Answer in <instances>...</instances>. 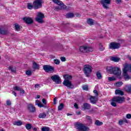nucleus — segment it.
<instances>
[{"instance_id": "f257e3e1", "label": "nucleus", "mask_w": 131, "mask_h": 131, "mask_svg": "<svg viewBox=\"0 0 131 131\" xmlns=\"http://www.w3.org/2000/svg\"><path fill=\"white\" fill-rule=\"evenodd\" d=\"M92 71L93 68L91 65L86 64L84 66L83 72L86 77H90L91 76V73H92Z\"/></svg>"}, {"instance_id": "f03ea898", "label": "nucleus", "mask_w": 131, "mask_h": 131, "mask_svg": "<svg viewBox=\"0 0 131 131\" xmlns=\"http://www.w3.org/2000/svg\"><path fill=\"white\" fill-rule=\"evenodd\" d=\"M76 127H77L78 130L81 131H89L90 128L86 127L85 125H83V124L80 123L79 122H77L75 124Z\"/></svg>"}, {"instance_id": "7ed1b4c3", "label": "nucleus", "mask_w": 131, "mask_h": 131, "mask_svg": "<svg viewBox=\"0 0 131 131\" xmlns=\"http://www.w3.org/2000/svg\"><path fill=\"white\" fill-rule=\"evenodd\" d=\"M120 47H121V45L119 43L112 42L109 44L108 49H110V50H118Z\"/></svg>"}, {"instance_id": "20e7f679", "label": "nucleus", "mask_w": 131, "mask_h": 131, "mask_svg": "<svg viewBox=\"0 0 131 131\" xmlns=\"http://www.w3.org/2000/svg\"><path fill=\"white\" fill-rule=\"evenodd\" d=\"M43 69L47 73H54L55 72V68L50 65L43 66Z\"/></svg>"}, {"instance_id": "39448f33", "label": "nucleus", "mask_w": 131, "mask_h": 131, "mask_svg": "<svg viewBox=\"0 0 131 131\" xmlns=\"http://www.w3.org/2000/svg\"><path fill=\"white\" fill-rule=\"evenodd\" d=\"M45 18V14L41 12L38 13L37 17L35 18L36 21L38 23H43L44 22L43 19Z\"/></svg>"}, {"instance_id": "423d86ee", "label": "nucleus", "mask_w": 131, "mask_h": 131, "mask_svg": "<svg viewBox=\"0 0 131 131\" xmlns=\"http://www.w3.org/2000/svg\"><path fill=\"white\" fill-rule=\"evenodd\" d=\"M124 100H125V98L124 97L114 96L113 98V101H115L118 104H122L124 102Z\"/></svg>"}, {"instance_id": "0eeeda50", "label": "nucleus", "mask_w": 131, "mask_h": 131, "mask_svg": "<svg viewBox=\"0 0 131 131\" xmlns=\"http://www.w3.org/2000/svg\"><path fill=\"white\" fill-rule=\"evenodd\" d=\"M34 9L37 10V9H40L42 7V2L41 0H36L33 2Z\"/></svg>"}, {"instance_id": "6e6552de", "label": "nucleus", "mask_w": 131, "mask_h": 131, "mask_svg": "<svg viewBox=\"0 0 131 131\" xmlns=\"http://www.w3.org/2000/svg\"><path fill=\"white\" fill-rule=\"evenodd\" d=\"M51 79L54 82L57 83V84H60L61 83V78L58 75H52L51 77Z\"/></svg>"}, {"instance_id": "1a4fd4ad", "label": "nucleus", "mask_w": 131, "mask_h": 131, "mask_svg": "<svg viewBox=\"0 0 131 131\" xmlns=\"http://www.w3.org/2000/svg\"><path fill=\"white\" fill-rule=\"evenodd\" d=\"M100 4L104 9H109L108 5H110V4H111V0H101Z\"/></svg>"}, {"instance_id": "9d476101", "label": "nucleus", "mask_w": 131, "mask_h": 131, "mask_svg": "<svg viewBox=\"0 0 131 131\" xmlns=\"http://www.w3.org/2000/svg\"><path fill=\"white\" fill-rule=\"evenodd\" d=\"M62 83L63 85L67 86L69 89H74V85L72 84V83L69 80H64Z\"/></svg>"}, {"instance_id": "9b49d317", "label": "nucleus", "mask_w": 131, "mask_h": 131, "mask_svg": "<svg viewBox=\"0 0 131 131\" xmlns=\"http://www.w3.org/2000/svg\"><path fill=\"white\" fill-rule=\"evenodd\" d=\"M113 73L116 76H119L121 74V70L118 67H115Z\"/></svg>"}, {"instance_id": "f8f14e48", "label": "nucleus", "mask_w": 131, "mask_h": 131, "mask_svg": "<svg viewBox=\"0 0 131 131\" xmlns=\"http://www.w3.org/2000/svg\"><path fill=\"white\" fill-rule=\"evenodd\" d=\"M23 20L28 25H30L32 24L33 22H34L33 19H32V18H31V17H25L23 18Z\"/></svg>"}, {"instance_id": "ddd939ff", "label": "nucleus", "mask_w": 131, "mask_h": 131, "mask_svg": "<svg viewBox=\"0 0 131 131\" xmlns=\"http://www.w3.org/2000/svg\"><path fill=\"white\" fill-rule=\"evenodd\" d=\"M28 110L31 113H34L36 111L35 106L33 105L32 104L30 103L27 106Z\"/></svg>"}, {"instance_id": "4468645a", "label": "nucleus", "mask_w": 131, "mask_h": 131, "mask_svg": "<svg viewBox=\"0 0 131 131\" xmlns=\"http://www.w3.org/2000/svg\"><path fill=\"white\" fill-rule=\"evenodd\" d=\"M92 108V105L90 104V103H84L82 105V110H90Z\"/></svg>"}, {"instance_id": "2eb2a0df", "label": "nucleus", "mask_w": 131, "mask_h": 131, "mask_svg": "<svg viewBox=\"0 0 131 131\" xmlns=\"http://www.w3.org/2000/svg\"><path fill=\"white\" fill-rule=\"evenodd\" d=\"M52 2H53L54 4L58 5V6L66 7V6L64 5V4H63V2H62V1H60V0H52Z\"/></svg>"}, {"instance_id": "dca6fc26", "label": "nucleus", "mask_w": 131, "mask_h": 131, "mask_svg": "<svg viewBox=\"0 0 131 131\" xmlns=\"http://www.w3.org/2000/svg\"><path fill=\"white\" fill-rule=\"evenodd\" d=\"M9 33V31L6 29L0 28V34L1 35H6Z\"/></svg>"}, {"instance_id": "f3484780", "label": "nucleus", "mask_w": 131, "mask_h": 131, "mask_svg": "<svg viewBox=\"0 0 131 131\" xmlns=\"http://www.w3.org/2000/svg\"><path fill=\"white\" fill-rule=\"evenodd\" d=\"M35 105H37L38 107H39L40 108H47V106L43 105L42 103L40 102L39 100L35 101Z\"/></svg>"}, {"instance_id": "a211bd4d", "label": "nucleus", "mask_w": 131, "mask_h": 131, "mask_svg": "<svg viewBox=\"0 0 131 131\" xmlns=\"http://www.w3.org/2000/svg\"><path fill=\"white\" fill-rule=\"evenodd\" d=\"M32 68L33 69H35V70H38L39 69V64L34 61L33 63Z\"/></svg>"}, {"instance_id": "6ab92c4d", "label": "nucleus", "mask_w": 131, "mask_h": 131, "mask_svg": "<svg viewBox=\"0 0 131 131\" xmlns=\"http://www.w3.org/2000/svg\"><path fill=\"white\" fill-rule=\"evenodd\" d=\"M90 102L92 104H96V103H97V98L95 96H91L90 98Z\"/></svg>"}, {"instance_id": "aec40b11", "label": "nucleus", "mask_w": 131, "mask_h": 131, "mask_svg": "<svg viewBox=\"0 0 131 131\" xmlns=\"http://www.w3.org/2000/svg\"><path fill=\"white\" fill-rule=\"evenodd\" d=\"M114 68H112L111 67H107L106 70L107 73H113Z\"/></svg>"}, {"instance_id": "412c9836", "label": "nucleus", "mask_w": 131, "mask_h": 131, "mask_svg": "<svg viewBox=\"0 0 131 131\" xmlns=\"http://www.w3.org/2000/svg\"><path fill=\"white\" fill-rule=\"evenodd\" d=\"M111 60L116 62H119V61H120V58L117 57H112L111 58Z\"/></svg>"}, {"instance_id": "4be33fe9", "label": "nucleus", "mask_w": 131, "mask_h": 131, "mask_svg": "<svg viewBox=\"0 0 131 131\" xmlns=\"http://www.w3.org/2000/svg\"><path fill=\"white\" fill-rule=\"evenodd\" d=\"M115 95H119L120 96H123L124 95V93L123 91L119 90H116L115 91Z\"/></svg>"}, {"instance_id": "5701e85b", "label": "nucleus", "mask_w": 131, "mask_h": 131, "mask_svg": "<svg viewBox=\"0 0 131 131\" xmlns=\"http://www.w3.org/2000/svg\"><path fill=\"white\" fill-rule=\"evenodd\" d=\"M79 51L81 53H85V52H86V46H81L79 48Z\"/></svg>"}, {"instance_id": "b1692460", "label": "nucleus", "mask_w": 131, "mask_h": 131, "mask_svg": "<svg viewBox=\"0 0 131 131\" xmlns=\"http://www.w3.org/2000/svg\"><path fill=\"white\" fill-rule=\"evenodd\" d=\"M63 78L65 79V80H71L72 79V76L69 75H64Z\"/></svg>"}, {"instance_id": "393cba45", "label": "nucleus", "mask_w": 131, "mask_h": 131, "mask_svg": "<svg viewBox=\"0 0 131 131\" xmlns=\"http://www.w3.org/2000/svg\"><path fill=\"white\" fill-rule=\"evenodd\" d=\"M88 24L90 25L91 26L94 25V20L92 18H89L86 21Z\"/></svg>"}, {"instance_id": "a878e982", "label": "nucleus", "mask_w": 131, "mask_h": 131, "mask_svg": "<svg viewBox=\"0 0 131 131\" xmlns=\"http://www.w3.org/2000/svg\"><path fill=\"white\" fill-rule=\"evenodd\" d=\"M86 118L88 120V121L89 123V124H92L93 123V120L92 119V118L90 116H86Z\"/></svg>"}, {"instance_id": "bb28decb", "label": "nucleus", "mask_w": 131, "mask_h": 131, "mask_svg": "<svg viewBox=\"0 0 131 131\" xmlns=\"http://www.w3.org/2000/svg\"><path fill=\"white\" fill-rule=\"evenodd\" d=\"M46 117L47 114H46L45 113H41L39 114L38 116L39 118H46Z\"/></svg>"}, {"instance_id": "cd10ccee", "label": "nucleus", "mask_w": 131, "mask_h": 131, "mask_svg": "<svg viewBox=\"0 0 131 131\" xmlns=\"http://www.w3.org/2000/svg\"><path fill=\"white\" fill-rule=\"evenodd\" d=\"M27 8L29 10H32L33 8H34V6H33V5L32 3H28Z\"/></svg>"}, {"instance_id": "c85d7f7f", "label": "nucleus", "mask_w": 131, "mask_h": 131, "mask_svg": "<svg viewBox=\"0 0 131 131\" xmlns=\"http://www.w3.org/2000/svg\"><path fill=\"white\" fill-rule=\"evenodd\" d=\"M96 75L98 78V79H102V74L100 73V72L98 71L96 72Z\"/></svg>"}, {"instance_id": "c756f323", "label": "nucleus", "mask_w": 131, "mask_h": 131, "mask_svg": "<svg viewBox=\"0 0 131 131\" xmlns=\"http://www.w3.org/2000/svg\"><path fill=\"white\" fill-rule=\"evenodd\" d=\"M93 51H94V49H93V48H92L91 47L86 46V53H88L89 52H93Z\"/></svg>"}, {"instance_id": "7c9ffc66", "label": "nucleus", "mask_w": 131, "mask_h": 131, "mask_svg": "<svg viewBox=\"0 0 131 131\" xmlns=\"http://www.w3.org/2000/svg\"><path fill=\"white\" fill-rule=\"evenodd\" d=\"M74 17V14L72 13H69L67 14L66 18H73Z\"/></svg>"}, {"instance_id": "2f4dec72", "label": "nucleus", "mask_w": 131, "mask_h": 131, "mask_svg": "<svg viewBox=\"0 0 131 131\" xmlns=\"http://www.w3.org/2000/svg\"><path fill=\"white\" fill-rule=\"evenodd\" d=\"M103 124V122H100L99 120H96L95 122V125H97V126H100V125H102Z\"/></svg>"}, {"instance_id": "473e14b6", "label": "nucleus", "mask_w": 131, "mask_h": 131, "mask_svg": "<svg viewBox=\"0 0 131 131\" xmlns=\"http://www.w3.org/2000/svg\"><path fill=\"white\" fill-rule=\"evenodd\" d=\"M63 108H64V104L60 103V105L58 106V111L62 110Z\"/></svg>"}, {"instance_id": "72a5a7b5", "label": "nucleus", "mask_w": 131, "mask_h": 131, "mask_svg": "<svg viewBox=\"0 0 131 131\" xmlns=\"http://www.w3.org/2000/svg\"><path fill=\"white\" fill-rule=\"evenodd\" d=\"M23 123L21 121H16L14 123V125H17L18 126H20V125H22Z\"/></svg>"}, {"instance_id": "f704fd0d", "label": "nucleus", "mask_w": 131, "mask_h": 131, "mask_svg": "<svg viewBox=\"0 0 131 131\" xmlns=\"http://www.w3.org/2000/svg\"><path fill=\"white\" fill-rule=\"evenodd\" d=\"M8 69H9V70L11 71V72H13L14 73H15V72H16V68H13V67H8Z\"/></svg>"}, {"instance_id": "c9c22d12", "label": "nucleus", "mask_w": 131, "mask_h": 131, "mask_svg": "<svg viewBox=\"0 0 131 131\" xmlns=\"http://www.w3.org/2000/svg\"><path fill=\"white\" fill-rule=\"evenodd\" d=\"M67 7V6H64V7H62V6H57L56 7H55V10H62V9H66Z\"/></svg>"}, {"instance_id": "e433bc0d", "label": "nucleus", "mask_w": 131, "mask_h": 131, "mask_svg": "<svg viewBox=\"0 0 131 131\" xmlns=\"http://www.w3.org/2000/svg\"><path fill=\"white\" fill-rule=\"evenodd\" d=\"M41 131H50L49 127L44 126L41 128Z\"/></svg>"}, {"instance_id": "4c0bfd02", "label": "nucleus", "mask_w": 131, "mask_h": 131, "mask_svg": "<svg viewBox=\"0 0 131 131\" xmlns=\"http://www.w3.org/2000/svg\"><path fill=\"white\" fill-rule=\"evenodd\" d=\"M122 84H123V83L122 82H117L116 83V86L120 88V86H121Z\"/></svg>"}, {"instance_id": "58836bf2", "label": "nucleus", "mask_w": 131, "mask_h": 131, "mask_svg": "<svg viewBox=\"0 0 131 131\" xmlns=\"http://www.w3.org/2000/svg\"><path fill=\"white\" fill-rule=\"evenodd\" d=\"M108 80H109V81H114V80H116V78L113 77H108Z\"/></svg>"}, {"instance_id": "ea45409f", "label": "nucleus", "mask_w": 131, "mask_h": 131, "mask_svg": "<svg viewBox=\"0 0 131 131\" xmlns=\"http://www.w3.org/2000/svg\"><path fill=\"white\" fill-rule=\"evenodd\" d=\"M26 74L28 76H30L31 75H32V72H31V71L27 70L26 72Z\"/></svg>"}, {"instance_id": "a19ab883", "label": "nucleus", "mask_w": 131, "mask_h": 131, "mask_svg": "<svg viewBox=\"0 0 131 131\" xmlns=\"http://www.w3.org/2000/svg\"><path fill=\"white\" fill-rule=\"evenodd\" d=\"M111 104L113 107H116L117 106V104L115 103V101H113V98L112 99Z\"/></svg>"}, {"instance_id": "79ce46f5", "label": "nucleus", "mask_w": 131, "mask_h": 131, "mask_svg": "<svg viewBox=\"0 0 131 131\" xmlns=\"http://www.w3.org/2000/svg\"><path fill=\"white\" fill-rule=\"evenodd\" d=\"M99 49L100 51H104V50H105V48L103 47L102 43H99Z\"/></svg>"}, {"instance_id": "37998d69", "label": "nucleus", "mask_w": 131, "mask_h": 131, "mask_svg": "<svg viewBox=\"0 0 131 131\" xmlns=\"http://www.w3.org/2000/svg\"><path fill=\"white\" fill-rule=\"evenodd\" d=\"M54 62L55 64H56V65H59V64H60V60H59L58 59H54Z\"/></svg>"}, {"instance_id": "c03bdc74", "label": "nucleus", "mask_w": 131, "mask_h": 131, "mask_svg": "<svg viewBox=\"0 0 131 131\" xmlns=\"http://www.w3.org/2000/svg\"><path fill=\"white\" fill-rule=\"evenodd\" d=\"M31 124H27L26 125V128L27 129H30L31 128Z\"/></svg>"}, {"instance_id": "a18cd8bd", "label": "nucleus", "mask_w": 131, "mask_h": 131, "mask_svg": "<svg viewBox=\"0 0 131 131\" xmlns=\"http://www.w3.org/2000/svg\"><path fill=\"white\" fill-rule=\"evenodd\" d=\"M82 89L84 91H88L89 87L86 85H84L82 86Z\"/></svg>"}, {"instance_id": "49530a36", "label": "nucleus", "mask_w": 131, "mask_h": 131, "mask_svg": "<svg viewBox=\"0 0 131 131\" xmlns=\"http://www.w3.org/2000/svg\"><path fill=\"white\" fill-rule=\"evenodd\" d=\"M14 90L17 91H21V88H20L18 86H14Z\"/></svg>"}, {"instance_id": "de8ad7c7", "label": "nucleus", "mask_w": 131, "mask_h": 131, "mask_svg": "<svg viewBox=\"0 0 131 131\" xmlns=\"http://www.w3.org/2000/svg\"><path fill=\"white\" fill-rule=\"evenodd\" d=\"M14 27L16 30H17V31L18 30H20V26H19L18 25H17V24L15 25Z\"/></svg>"}, {"instance_id": "09e8293b", "label": "nucleus", "mask_w": 131, "mask_h": 131, "mask_svg": "<svg viewBox=\"0 0 131 131\" xmlns=\"http://www.w3.org/2000/svg\"><path fill=\"white\" fill-rule=\"evenodd\" d=\"M6 104L7 106H11V105H12V103L10 100H8L6 101Z\"/></svg>"}, {"instance_id": "8fccbe9b", "label": "nucleus", "mask_w": 131, "mask_h": 131, "mask_svg": "<svg viewBox=\"0 0 131 131\" xmlns=\"http://www.w3.org/2000/svg\"><path fill=\"white\" fill-rule=\"evenodd\" d=\"M123 120H120L119 121V125H122V124H123Z\"/></svg>"}, {"instance_id": "3c124183", "label": "nucleus", "mask_w": 131, "mask_h": 131, "mask_svg": "<svg viewBox=\"0 0 131 131\" xmlns=\"http://www.w3.org/2000/svg\"><path fill=\"white\" fill-rule=\"evenodd\" d=\"M60 60L62 62H65V61H66V58L64 57H61Z\"/></svg>"}, {"instance_id": "603ef678", "label": "nucleus", "mask_w": 131, "mask_h": 131, "mask_svg": "<svg viewBox=\"0 0 131 131\" xmlns=\"http://www.w3.org/2000/svg\"><path fill=\"white\" fill-rule=\"evenodd\" d=\"M53 104H54L55 105H56V104H57V97H55L54 98Z\"/></svg>"}, {"instance_id": "864d4df0", "label": "nucleus", "mask_w": 131, "mask_h": 131, "mask_svg": "<svg viewBox=\"0 0 131 131\" xmlns=\"http://www.w3.org/2000/svg\"><path fill=\"white\" fill-rule=\"evenodd\" d=\"M123 122L124 123V122L125 123H128V120L125 118L123 119Z\"/></svg>"}, {"instance_id": "5fc2aeb1", "label": "nucleus", "mask_w": 131, "mask_h": 131, "mask_svg": "<svg viewBox=\"0 0 131 131\" xmlns=\"http://www.w3.org/2000/svg\"><path fill=\"white\" fill-rule=\"evenodd\" d=\"M42 102L44 105H47V100L46 99H43Z\"/></svg>"}, {"instance_id": "6e6d98bb", "label": "nucleus", "mask_w": 131, "mask_h": 131, "mask_svg": "<svg viewBox=\"0 0 131 131\" xmlns=\"http://www.w3.org/2000/svg\"><path fill=\"white\" fill-rule=\"evenodd\" d=\"M93 93L95 94L96 96H99V93H98V91H97V90H94Z\"/></svg>"}, {"instance_id": "4d7b16f0", "label": "nucleus", "mask_w": 131, "mask_h": 131, "mask_svg": "<svg viewBox=\"0 0 131 131\" xmlns=\"http://www.w3.org/2000/svg\"><path fill=\"white\" fill-rule=\"evenodd\" d=\"M126 118H127L128 119H130L131 118V115L129 114H127L126 115Z\"/></svg>"}, {"instance_id": "13d9d810", "label": "nucleus", "mask_w": 131, "mask_h": 131, "mask_svg": "<svg viewBox=\"0 0 131 131\" xmlns=\"http://www.w3.org/2000/svg\"><path fill=\"white\" fill-rule=\"evenodd\" d=\"M116 3L117 4H119V5H120V4H121V3H122V1L121 0H116Z\"/></svg>"}, {"instance_id": "bf43d9fd", "label": "nucleus", "mask_w": 131, "mask_h": 131, "mask_svg": "<svg viewBox=\"0 0 131 131\" xmlns=\"http://www.w3.org/2000/svg\"><path fill=\"white\" fill-rule=\"evenodd\" d=\"M74 106L75 107V108H76V109H78V104H77V103H75Z\"/></svg>"}, {"instance_id": "052dcab7", "label": "nucleus", "mask_w": 131, "mask_h": 131, "mask_svg": "<svg viewBox=\"0 0 131 131\" xmlns=\"http://www.w3.org/2000/svg\"><path fill=\"white\" fill-rule=\"evenodd\" d=\"M40 86L39 84H36L35 85V89H38V87Z\"/></svg>"}, {"instance_id": "680f3d73", "label": "nucleus", "mask_w": 131, "mask_h": 131, "mask_svg": "<svg viewBox=\"0 0 131 131\" xmlns=\"http://www.w3.org/2000/svg\"><path fill=\"white\" fill-rule=\"evenodd\" d=\"M20 94H24V93H25V91H24V90L21 89V90H20Z\"/></svg>"}, {"instance_id": "e2e57ef3", "label": "nucleus", "mask_w": 131, "mask_h": 131, "mask_svg": "<svg viewBox=\"0 0 131 131\" xmlns=\"http://www.w3.org/2000/svg\"><path fill=\"white\" fill-rule=\"evenodd\" d=\"M12 92L13 95H14L15 97H17V93H16V92H15L13 91H12Z\"/></svg>"}, {"instance_id": "0e129e2a", "label": "nucleus", "mask_w": 131, "mask_h": 131, "mask_svg": "<svg viewBox=\"0 0 131 131\" xmlns=\"http://www.w3.org/2000/svg\"><path fill=\"white\" fill-rule=\"evenodd\" d=\"M94 111L93 108H92L89 111V113H93V112H94Z\"/></svg>"}, {"instance_id": "69168bd1", "label": "nucleus", "mask_w": 131, "mask_h": 131, "mask_svg": "<svg viewBox=\"0 0 131 131\" xmlns=\"http://www.w3.org/2000/svg\"><path fill=\"white\" fill-rule=\"evenodd\" d=\"M128 91H129V92H131V85H130L128 87Z\"/></svg>"}, {"instance_id": "338daca9", "label": "nucleus", "mask_w": 131, "mask_h": 131, "mask_svg": "<svg viewBox=\"0 0 131 131\" xmlns=\"http://www.w3.org/2000/svg\"><path fill=\"white\" fill-rule=\"evenodd\" d=\"M127 58L130 61H131V56L130 55H128Z\"/></svg>"}, {"instance_id": "774afa93", "label": "nucleus", "mask_w": 131, "mask_h": 131, "mask_svg": "<svg viewBox=\"0 0 131 131\" xmlns=\"http://www.w3.org/2000/svg\"><path fill=\"white\" fill-rule=\"evenodd\" d=\"M76 17H77L78 18H79V17H80V14H76Z\"/></svg>"}]
</instances>
